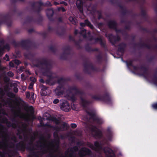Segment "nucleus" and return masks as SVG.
Instances as JSON below:
<instances>
[{"label": "nucleus", "instance_id": "obj_1", "mask_svg": "<svg viewBox=\"0 0 157 157\" xmlns=\"http://www.w3.org/2000/svg\"><path fill=\"white\" fill-rule=\"evenodd\" d=\"M60 107L62 110L67 112L69 110L70 108L68 103L66 101L62 103Z\"/></svg>", "mask_w": 157, "mask_h": 157}, {"label": "nucleus", "instance_id": "obj_2", "mask_svg": "<svg viewBox=\"0 0 157 157\" xmlns=\"http://www.w3.org/2000/svg\"><path fill=\"white\" fill-rule=\"evenodd\" d=\"M76 4L77 7L78 9L81 8L82 6V2L81 0H77L76 2Z\"/></svg>", "mask_w": 157, "mask_h": 157}, {"label": "nucleus", "instance_id": "obj_3", "mask_svg": "<svg viewBox=\"0 0 157 157\" xmlns=\"http://www.w3.org/2000/svg\"><path fill=\"white\" fill-rule=\"evenodd\" d=\"M85 23L88 25L91 28H93V26L90 25V23L88 22L87 20H86L85 21Z\"/></svg>", "mask_w": 157, "mask_h": 157}, {"label": "nucleus", "instance_id": "obj_4", "mask_svg": "<svg viewBox=\"0 0 157 157\" xmlns=\"http://www.w3.org/2000/svg\"><path fill=\"white\" fill-rule=\"evenodd\" d=\"M46 13L47 14L49 13H50L51 14H52L53 13V10H48L47 11Z\"/></svg>", "mask_w": 157, "mask_h": 157}, {"label": "nucleus", "instance_id": "obj_5", "mask_svg": "<svg viewBox=\"0 0 157 157\" xmlns=\"http://www.w3.org/2000/svg\"><path fill=\"white\" fill-rule=\"evenodd\" d=\"M33 108L32 106H30L29 107V109L30 111V112L31 113H33Z\"/></svg>", "mask_w": 157, "mask_h": 157}, {"label": "nucleus", "instance_id": "obj_6", "mask_svg": "<svg viewBox=\"0 0 157 157\" xmlns=\"http://www.w3.org/2000/svg\"><path fill=\"white\" fill-rule=\"evenodd\" d=\"M30 79L33 82H34L36 81V79L33 77H30Z\"/></svg>", "mask_w": 157, "mask_h": 157}, {"label": "nucleus", "instance_id": "obj_7", "mask_svg": "<svg viewBox=\"0 0 157 157\" xmlns=\"http://www.w3.org/2000/svg\"><path fill=\"white\" fill-rule=\"evenodd\" d=\"M33 82H31L30 83V85L29 87V89H32L33 88Z\"/></svg>", "mask_w": 157, "mask_h": 157}, {"label": "nucleus", "instance_id": "obj_8", "mask_svg": "<svg viewBox=\"0 0 157 157\" xmlns=\"http://www.w3.org/2000/svg\"><path fill=\"white\" fill-rule=\"evenodd\" d=\"M59 100L58 99H55L53 101V103H54L56 104H57L59 102Z\"/></svg>", "mask_w": 157, "mask_h": 157}, {"label": "nucleus", "instance_id": "obj_9", "mask_svg": "<svg viewBox=\"0 0 157 157\" xmlns=\"http://www.w3.org/2000/svg\"><path fill=\"white\" fill-rule=\"evenodd\" d=\"M4 59L6 60L7 61L9 60V58L8 56L7 55H6L5 57L4 58Z\"/></svg>", "mask_w": 157, "mask_h": 157}, {"label": "nucleus", "instance_id": "obj_10", "mask_svg": "<svg viewBox=\"0 0 157 157\" xmlns=\"http://www.w3.org/2000/svg\"><path fill=\"white\" fill-rule=\"evenodd\" d=\"M8 74L10 76L12 77L13 75V74L11 72H9Z\"/></svg>", "mask_w": 157, "mask_h": 157}, {"label": "nucleus", "instance_id": "obj_11", "mask_svg": "<svg viewBox=\"0 0 157 157\" xmlns=\"http://www.w3.org/2000/svg\"><path fill=\"white\" fill-rule=\"evenodd\" d=\"M71 127L73 128H75L76 127V124H71Z\"/></svg>", "mask_w": 157, "mask_h": 157}, {"label": "nucleus", "instance_id": "obj_12", "mask_svg": "<svg viewBox=\"0 0 157 157\" xmlns=\"http://www.w3.org/2000/svg\"><path fill=\"white\" fill-rule=\"evenodd\" d=\"M152 107L155 109H157V104H154L152 105Z\"/></svg>", "mask_w": 157, "mask_h": 157}, {"label": "nucleus", "instance_id": "obj_13", "mask_svg": "<svg viewBox=\"0 0 157 157\" xmlns=\"http://www.w3.org/2000/svg\"><path fill=\"white\" fill-rule=\"evenodd\" d=\"M14 62L15 63L17 64H19L20 63V62L17 60H15L14 61Z\"/></svg>", "mask_w": 157, "mask_h": 157}, {"label": "nucleus", "instance_id": "obj_14", "mask_svg": "<svg viewBox=\"0 0 157 157\" xmlns=\"http://www.w3.org/2000/svg\"><path fill=\"white\" fill-rule=\"evenodd\" d=\"M69 20L73 22L74 21V18L72 17H69Z\"/></svg>", "mask_w": 157, "mask_h": 157}, {"label": "nucleus", "instance_id": "obj_15", "mask_svg": "<svg viewBox=\"0 0 157 157\" xmlns=\"http://www.w3.org/2000/svg\"><path fill=\"white\" fill-rule=\"evenodd\" d=\"M95 145L97 147H98L99 146V144L98 142H96L95 143Z\"/></svg>", "mask_w": 157, "mask_h": 157}, {"label": "nucleus", "instance_id": "obj_16", "mask_svg": "<svg viewBox=\"0 0 157 157\" xmlns=\"http://www.w3.org/2000/svg\"><path fill=\"white\" fill-rule=\"evenodd\" d=\"M26 96L27 98H29L30 97V93L29 92H27L26 94Z\"/></svg>", "mask_w": 157, "mask_h": 157}, {"label": "nucleus", "instance_id": "obj_17", "mask_svg": "<svg viewBox=\"0 0 157 157\" xmlns=\"http://www.w3.org/2000/svg\"><path fill=\"white\" fill-rule=\"evenodd\" d=\"M9 65L11 67H13L14 66V64L12 62H10L9 63Z\"/></svg>", "mask_w": 157, "mask_h": 157}, {"label": "nucleus", "instance_id": "obj_18", "mask_svg": "<svg viewBox=\"0 0 157 157\" xmlns=\"http://www.w3.org/2000/svg\"><path fill=\"white\" fill-rule=\"evenodd\" d=\"M14 90L15 92H17L18 91V89L17 88L15 87L14 88Z\"/></svg>", "mask_w": 157, "mask_h": 157}, {"label": "nucleus", "instance_id": "obj_19", "mask_svg": "<svg viewBox=\"0 0 157 157\" xmlns=\"http://www.w3.org/2000/svg\"><path fill=\"white\" fill-rule=\"evenodd\" d=\"M80 25L82 26H85V24L84 23H81Z\"/></svg>", "mask_w": 157, "mask_h": 157}, {"label": "nucleus", "instance_id": "obj_20", "mask_svg": "<svg viewBox=\"0 0 157 157\" xmlns=\"http://www.w3.org/2000/svg\"><path fill=\"white\" fill-rule=\"evenodd\" d=\"M61 3H63L64 4V5L66 6L67 5V3L66 2H61Z\"/></svg>", "mask_w": 157, "mask_h": 157}, {"label": "nucleus", "instance_id": "obj_21", "mask_svg": "<svg viewBox=\"0 0 157 157\" xmlns=\"http://www.w3.org/2000/svg\"><path fill=\"white\" fill-rule=\"evenodd\" d=\"M23 117L24 118H25L26 119H27L28 118H26V117L25 116V115H24L23 116Z\"/></svg>", "mask_w": 157, "mask_h": 157}, {"label": "nucleus", "instance_id": "obj_22", "mask_svg": "<svg viewBox=\"0 0 157 157\" xmlns=\"http://www.w3.org/2000/svg\"><path fill=\"white\" fill-rule=\"evenodd\" d=\"M40 81L42 82H44V81L42 79H40Z\"/></svg>", "mask_w": 157, "mask_h": 157}, {"label": "nucleus", "instance_id": "obj_23", "mask_svg": "<svg viewBox=\"0 0 157 157\" xmlns=\"http://www.w3.org/2000/svg\"><path fill=\"white\" fill-rule=\"evenodd\" d=\"M78 33V31L77 30H75V34H77Z\"/></svg>", "mask_w": 157, "mask_h": 157}, {"label": "nucleus", "instance_id": "obj_24", "mask_svg": "<svg viewBox=\"0 0 157 157\" xmlns=\"http://www.w3.org/2000/svg\"><path fill=\"white\" fill-rule=\"evenodd\" d=\"M83 102L84 103H85L86 102L85 101H84V100L83 101Z\"/></svg>", "mask_w": 157, "mask_h": 157}, {"label": "nucleus", "instance_id": "obj_25", "mask_svg": "<svg viewBox=\"0 0 157 157\" xmlns=\"http://www.w3.org/2000/svg\"><path fill=\"white\" fill-rule=\"evenodd\" d=\"M32 98L33 99V100H34V98H33V97H32Z\"/></svg>", "mask_w": 157, "mask_h": 157}, {"label": "nucleus", "instance_id": "obj_26", "mask_svg": "<svg viewBox=\"0 0 157 157\" xmlns=\"http://www.w3.org/2000/svg\"><path fill=\"white\" fill-rule=\"evenodd\" d=\"M31 94L32 95H32H33L34 94L33 93H31Z\"/></svg>", "mask_w": 157, "mask_h": 157}, {"label": "nucleus", "instance_id": "obj_27", "mask_svg": "<svg viewBox=\"0 0 157 157\" xmlns=\"http://www.w3.org/2000/svg\"><path fill=\"white\" fill-rule=\"evenodd\" d=\"M55 5H56V4H57V3H56V2H55Z\"/></svg>", "mask_w": 157, "mask_h": 157}, {"label": "nucleus", "instance_id": "obj_28", "mask_svg": "<svg viewBox=\"0 0 157 157\" xmlns=\"http://www.w3.org/2000/svg\"><path fill=\"white\" fill-rule=\"evenodd\" d=\"M24 89H25V88H24Z\"/></svg>", "mask_w": 157, "mask_h": 157}, {"label": "nucleus", "instance_id": "obj_29", "mask_svg": "<svg viewBox=\"0 0 157 157\" xmlns=\"http://www.w3.org/2000/svg\"><path fill=\"white\" fill-rule=\"evenodd\" d=\"M24 89H25V88H24Z\"/></svg>", "mask_w": 157, "mask_h": 157}]
</instances>
